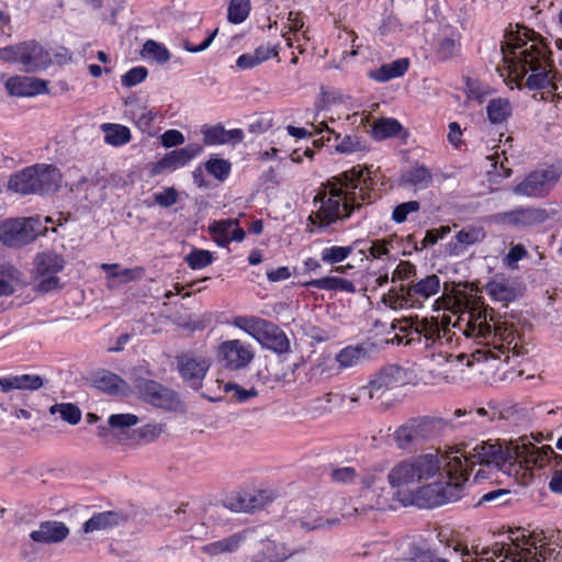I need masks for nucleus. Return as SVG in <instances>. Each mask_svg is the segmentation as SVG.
<instances>
[{
    "instance_id": "nucleus-1",
    "label": "nucleus",
    "mask_w": 562,
    "mask_h": 562,
    "mask_svg": "<svg viewBox=\"0 0 562 562\" xmlns=\"http://www.w3.org/2000/svg\"><path fill=\"white\" fill-rule=\"evenodd\" d=\"M503 64L497 67L499 76L530 90L549 88L558 90V71L552 59V52L546 38L521 24H512L505 30L501 43Z\"/></svg>"
},
{
    "instance_id": "nucleus-2",
    "label": "nucleus",
    "mask_w": 562,
    "mask_h": 562,
    "mask_svg": "<svg viewBox=\"0 0 562 562\" xmlns=\"http://www.w3.org/2000/svg\"><path fill=\"white\" fill-rule=\"evenodd\" d=\"M375 186L371 171L360 165L331 177L313 199L318 206L307 216L306 231L327 233L335 224L349 220L362 205L374 202Z\"/></svg>"
},
{
    "instance_id": "nucleus-3",
    "label": "nucleus",
    "mask_w": 562,
    "mask_h": 562,
    "mask_svg": "<svg viewBox=\"0 0 562 562\" xmlns=\"http://www.w3.org/2000/svg\"><path fill=\"white\" fill-rule=\"evenodd\" d=\"M461 463L460 457L447 456L443 465L447 480L419 486L413 494V503L422 508H434L460 499L467 482Z\"/></svg>"
},
{
    "instance_id": "nucleus-4",
    "label": "nucleus",
    "mask_w": 562,
    "mask_h": 562,
    "mask_svg": "<svg viewBox=\"0 0 562 562\" xmlns=\"http://www.w3.org/2000/svg\"><path fill=\"white\" fill-rule=\"evenodd\" d=\"M63 176L57 167L35 164L10 175L7 189L20 195H52L61 184Z\"/></svg>"
},
{
    "instance_id": "nucleus-5",
    "label": "nucleus",
    "mask_w": 562,
    "mask_h": 562,
    "mask_svg": "<svg viewBox=\"0 0 562 562\" xmlns=\"http://www.w3.org/2000/svg\"><path fill=\"white\" fill-rule=\"evenodd\" d=\"M393 328L398 329L395 338L398 344L406 346H419L424 349L435 347L442 338L449 339L450 328L446 317L439 321L437 317H423L417 315L402 319H395Z\"/></svg>"
},
{
    "instance_id": "nucleus-6",
    "label": "nucleus",
    "mask_w": 562,
    "mask_h": 562,
    "mask_svg": "<svg viewBox=\"0 0 562 562\" xmlns=\"http://www.w3.org/2000/svg\"><path fill=\"white\" fill-rule=\"evenodd\" d=\"M440 284L437 274H427L407 284L391 288L382 296V302L392 310L420 308L428 299L440 291Z\"/></svg>"
},
{
    "instance_id": "nucleus-7",
    "label": "nucleus",
    "mask_w": 562,
    "mask_h": 562,
    "mask_svg": "<svg viewBox=\"0 0 562 562\" xmlns=\"http://www.w3.org/2000/svg\"><path fill=\"white\" fill-rule=\"evenodd\" d=\"M448 456H458L461 458L462 468L467 472V481L470 477L474 465L493 467L504 473H509L510 468L518 462V452L510 449H503L499 445L482 442L471 451L464 448H458Z\"/></svg>"
},
{
    "instance_id": "nucleus-8",
    "label": "nucleus",
    "mask_w": 562,
    "mask_h": 562,
    "mask_svg": "<svg viewBox=\"0 0 562 562\" xmlns=\"http://www.w3.org/2000/svg\"><path fill=\"white\" fill-rule=\"evenodd\" d=\"M233 326L248 334L257 340L261 347L278 355L291 351L290 340L286 334L274 323L258 316H236Z\"/></svg>"
},
{
    "instance_id": "nucleus-9",
    "label": "nucleus",
    "mask_w": 562,
    "mask_h": 562,
    "mask_svg": "<svg viewBox=\"0 0 562 562\" xmlns=\"http://www.w3.org/2000/svg\"><path fill=\"white\" fill-rule=\"evenodd\" d=\"M440 470L437 456L431 453L411 457L396 463L387 474L392 487H403L434 477Z\"/></svg>"
},
{
    "instance_id": "nucleus-10",
    "label": "nucleus",
    "mask_w": 562,
    "mask_h": 562,
    "mask_svg": "<svg viewBox=\"0 0 562 562\" xmlns=\"http://www.w3.org/2000/svg\"><path fill=\"white\" fill-rule=\"evenodd\" d=\"M48 228L40 215L27 217H8L0 221V243L11 249H21L45 236Z\"/></svg>"
},
{
    "instance_id": "nucleus-11",
    "label": "nucleus",
    "mask_w": 562,
    "mask_h": 562,
    "mask_svg": "<svg viewBox=\"0 0 562 562\" xmlns=\"http://www.w3.org/2000/svg\"><path fill=\"white\" fill-rule=\"evenodd\" d=\"M0 61L20 64L27 72L44 69L50 63L47 50L34 40L0 48Z\"/></svg>"
},
{
    "instance_id": "nucleus-12",
    "label": "nucleus",
    "mask_w": 562,
    "mask_h": 562,
    "mask_svg": "<svg viewBox=\"0 0 562 562\" xmlns=\"http://www.w3.org/2000/svg\"><path fill=\"white\" fill-rule=\"evenodd\" d=\"M133 385L138 397L153 407L166 412H178L182 408L179 394L155 380L138 376L133 379Z\"/></svg>"
},
{
    "instance_id": "nucleus-13",
    "label": "nucleus",
    "mask_w": 562,
    "mask_h": 562,
    "mask_svg": "<svg viewBox=\"0 0 562 562\" xmlns=\"http://www.w3.org/2000/svg\"><path fill=\"white\" fill-rule=\"evenodd\" d=\"M510 543H495L493 557L504 555L501 562H544L546 558L538 550L536 541L524 532L516 537L509 536Z\"/></svg>"
},
{
    "instance_id": "nucleus-14",
    "label": "nucleus",
    "mask_w": 562,
    "mask_h": 562,
    "mask_svg": "<svg viewBox=\"0 0 562 562\" xmlns=\"http://www.w3.org/2000/svg\"><path fill=\"white\" fill-rule=\"evenodd\" d=\"M494 310L486 306L481 299L472 302L469 310L463 313L454 324L465 337H487L492 335Z\"/></svg>"
},
{
    "instance_id": "nucleus-15",
    "label": "nucleus",
    "mask_w": 562,
    "mask_h": 562,
    "mask_svg": "<svg viewBox=\"0 0 562 562\" xmlns=\"http://www.w3.org/2000/svg\"><path fill=\"white\" fill-rule=\"evenodd\" d=\"M176 362L182 381L194 391H199L211 368V359L195 351H184L177 355Z\"/></svg>"
},
{
    "instance_id": "nucleus-16",
    "label": "nucleus",
    "mask_w": 562,
    "mask_h": 562,
    "mask_svg": "<svg viewBox=\"0 0 562 562\" xmlns=\"http://www.w3.org/2000/svg\"><path fill=\"white\" fill-rule=\"evenodd\" d=\"M560 179V173L553 167L533 170L514 188V193L528 198H544Z\"/></svg>"
},
{
    "instance_id": "nucleus-17",
    "label": "nucleus",
    "mask_w": 562,
    "mask_h": 562,
    "mask_svg": "<svg viewBox=\"0 0 562 562\" xmlns=\"http://www.w3.org/2000/svg\"><path fill=\"white\" fill-rule=\"evenodd\" d=\"M434 420L429 417H414L401 425L393 434L397 448L408 450L434 434Z\"/></svg>"
},
{
    "instance_id": "nucleus-18",
    "label": "nucleus",
    "mask_w": 562,
    "mask_h": 562,
    "mask_svg": "<svg viewBox=\"0 0 562 562\" xmlns=\"http://www.w3.org/2000/svg\"><path fill=\"white\" fill-rule=\"evenodd\" d=\"M548 218L547 211L539 207L518 206L510 211L492 215V222L517 231L542 224Z\"/></svg>"
},
{
    "instance_id": "nucleus-19",
    "label": "nucleus",
    "mask_w": 562,
    "mask_h": 562,
    "mask_svg": "<svg viewBox=\"0 0 562 562\" xmlns=\"http://www.w3.org/2000/svg\"><path fill=\"white\" fill-rule=\"evenodd\" d=\"M217 357L225 369L238 371L246 368L254 360L255 350L246 341L231 339L220 344Z\"/></svg>"
},
{
    "instance_id": "nucleus-20",
    "label": "nucleus",
    "mask_w": 562,
    "mask_h": 562,
    "mask_svg": "<svg viewBox=\"0 0 562 562\" xmlns=\"http://www.w3.org/2000/svg\"><path fill=\"white\" fill-rule=\"evenodd\" d=\"M203 147L200 144L191 143L184 147L166 153L162 158L153 164L150 176L155 177L165 171H175L190 164L192 159L202 154Z\"/></svg>"
},
{
    "instance_id": "nucleus-21",
    "label": "nucleus",
    "mask_w": 562,
    "mask_h": 562,
    "mask_svg": "<svg viewBox=\"0 0 562 562\" xmlns=\"http://www.w3.org/2000/svg\"><path fill=\"white\" fill-rule=\"evenodd\" d=\"M407 381L408 376L404 368L398 364L385 366L370 380L367 386L369 396L372 398L375 393L398 387L406 384Z\"/></svg>"
},
{
    "instance_id": "nucleus-22",
    "label": "nucleus",
    "mask_w": 562,
    "mask_h": 562,
    "mask_svg": "<svg viewBox=\"0 0 562 562\" xmlns=\"http://www.w3.org/2000/svg\"><path fill=\"white\" fill-rule=\"evenodd\" d=\"M209 233L213 241L221 248H227L232 241L240 243L246 233L236 218L214 221L209 225Z\"/></svg>"
},
{
    "instance_id": "nucleus-23",
    "label": "nucleus",
    "mask_w": 562,
    "mask_h": 562,
    "mask_svg": "<svg viewBox=\"0 0 562 562\" xmlns=\"http://www.w3.org/2000/svg\"><path fill=\"white\" fill-rule=\"evenodd\" d=\"M5 89L10 95L31 98L49 92L48 81L26 76H12L7 79Z\"/></svg>"
},
{
    "instance_id": "nucleus-24",
    "label": "nucleus",
    "mask_w": 562,
    "mask_h": 562,
    "mask_svg": "<svg viewBox=\"0 0 562 562\" xmlns=\"http://www.w3.org/2000/svg\"><path fill=\"white\" fill-rule=\"evenodd\" d=\"M485 237L486 232L483 226H465L446 244V252L449 256H460L464 254L470 246L482 243Z\"/></svg>"
},
{
    "instance_id": "nucleus-25",
    "label": "nucleus",
    "mask_w": 562,
    "mask_h": 562,
    "mask_svg": "<svg viewBox=\"0 0 562 562\" xmlns=\"http://www.w3.org/2000/svg\"><path fill=\"white\" fill-rule=\"evenodd\" d=\"M204 145H237L244 140V132L241 128L225 130L218 123L215 125H203L201 128Z\"/></svg>"
},
{
    "instance_id": "nucleus-26",
    "label": "nucleus",
    "mask_w": 562,
    "mask_h": 562,
    "mask_svg": "<svg viewBox=\"0 0 562 562\" xmlns=\"http://www.w3.org/2000/svg\"><path fill=\"white\" fill-rule=\"evenodd\" d=\"M70 533L69 528L63 521L46 520L40 524L37 530L30 533V538L36 543H59Z\"/></svg>"
},
{
    "instance_id": "nucleus-27",
    "label": "nucleus",
    "mask_w": 562,
    "mask_h": 562,
    "mask_svg": "<svg viewBox=\"0 0 562 562\" xmlns=\"http://www.w3.org/2000/svg\"><path fill=\"white\" fill-rule=\"evenodd\" d=\"M127 521V515L120 510H106L93 514L82 525V530L86 533L105 530L116 527Z\"/></svg>"
},
{
    "instance_id": "nucleus-28",
    "label": "nucleus",
    "mask_w": 562,
    "mask_h": 562,
    "mask_svg": "<svg viewBox=\"0 0 562 562\" xmlns=\"http://www.w3.org/2000/svg\"><path fill=\"white\" fill-rule=\"evenodd\" d=\"M324 132L328 134L326 138L327 142H330V135H334L335 150L339 154H352L366 149V145L363 144L361 137L357 135H346L341 138L340 134L336 133L333 128L328 127L326 123L322 122L319 126L315 127V133L322 134Z\"/></svg>"
},
{
    "instance_id": "nucleus-29",
    "label": "nucleus",
    "mask_w": 562,
    "mask_h": 562,
    "mask_svg": "<svg viewBox=\"0 0 562 562\" xmlns=\"http://www.w3.org/2000/svg\"><path fill=\"white\" fill-rule=\"evenodd\" d=\"M292 554L284 543L266 539L260 542V548L251 557V562H283Z\"/></svg>"
},
{
    "instance_id": "nucleus-30",
    "label": "nucleus",
    "mask_w": 562,
    "mask_h": 562,
    "mask_svg": "<svg viewBox=\"0 0 562 562\" xmlns=\"http://www.w3.org/2000/svg\"><path fill=\"white\" fill-rule=\"evenodd\" d=\"M408 58H398L390 64L370 70L368 77L375 82H387L392 79L403 77L409 68Z\"/></svg>"
},
{
    "instance_id": "nucleus-31",
    "label": "nucleus",
    "mask_w": 562,
    "mask_h": 562,
    "mask_svg": "<svg viewBox=\"0 0 562 562\" xmlns=\"http://www.w3.org/2000/svg\"><path fill=\"white\" fill-rule=\"evenodd\" d=\"M303 286L345 293H355L357 291L352 281L334 276L306 281L303 283Z\"/></svg>"
},
{
    "instance_id": "nucleus-32",
    "label": "nucleus",
    "mask_w": 562,
    "mask_h": 562,
    "mask_svg": "<svg viewBox=\"0 0 562 562\" xmlns=\"http://www.w3.org/2000/svg\"><path fill=\"white\" fill-rule=\"evenodd\" d=\"M94 385L97 389L109 395L125 396L131 391L130 384L124 379L110 371L98 376L94 380Z\"/></svg>"
},
{
    "instance_id": "nucleus-33",
    "label": "nucleus",
    "mask_w": 562,
    "mask_h": 562,
    "mask_svg": "<svg viewBox=\"0 0 562 562\" xmlns=\"http://www.w3.org/2000/svg\"><path fill=\"white\" fill-rule=\"evenodd\" d=\"M524 448L527 450V456L524 459L527 467L532 465L542 469L549 464L552 459L555 460L557 464L560 463L558 459H562L550 446L536 447L530 443L529 447L524 446Z\"/></svg>"
},
{
    "instance_id": "nucleus-34",
    "label": "nucleus",
    "mask_w": 562,
    "mask_h": 562,
    "mask_svg": "<svg viewBox=\"0 0 562 562\" xmlns=\"http://www.w3.org/2000/svg\"><path fill=\"white\" fill-rule=\"evenodd\" d=\"M277 496L278 494L272 490H259L254 494H245L243 497H239L238 509L248 513L262 509L270 505Z\"/></svg>"
},
{
    "instance_id": "nucleus-35",
    "label": "nucleus",
    "mask_w": 562,
    "mask_h": 562,
    "mask_svg": "<svg viewBox=\"0 0 562 562\" xmlns=\"http://www.w3.org/2000/svg\"><path fill=\"white\" fill-rule=\"evenodd\" d=\"M245 531L236 532L221 540L207 543L203 547V552L210 555L235 552L245 541Z\"/></svg>"
},
{
    "instance_id": "nucleus-36",
    "label": "nucleus",
    "mask_w": 562,
    "mask_h": 562,
    "mask_svg": "<svg viewBox=\"0 0 562 562\" xmlns=\"http://www.w3.org/2000/svg\"><path fill=\"white\" fill-rule=\"evenodd\" d=\"M403 179L415 189L425 190L432 184L434 176L428 167L416 162L404 173Z\"/></svg>"
},
{
    "instance_id": "nucleus-37",
    "label": "nucleus",
    "mask_w": 562,
    "mask_h": 562,
    "mask_svg": "<svg viewBox=\"0 0 562 562\" xmlns=\"http://www.w3.org/2000/svg\"><path fill=\"white\" fill-rule=\"evenodd\" d=\"M402 132L406 134L403 125L393 117H381L372 125V136L376 140L398 137Z\"/></svg>"
},
{
    "instance_id": "nucleus-38",
    "label": "nucleus",
    "mask_w": 562,
    "mask_h": 562,
    "mask_svg": "<svg viewBox=\"0 0 562 562\" xmlns=\"http://www.w3.org/2000/svg\"><path fill=\"white\" fill-rule=\"evenodd\" d=\"M513 113L512 103L506 98L491 99L486 105V115L492 124L506 122Z\"/></svg>"
},
{
    "instance_id": "nucleus-39",
    "label": "nucleus",
    "mask_w": 562,
    "mask_h": 562,
    "mask_svg": "<svg viewBox=\"0 0 562 562\" xmlns=\"http://www.w3.org/2000/svg\"><path fill=\"white\" fill-rule=\"evenodd\" d=\"M65 259L56 252H43L36 257V270L40 276L57 274L65 268Z\"/></svg>"
},
{
    "instance_id": "nucleus-40",
    "label": "nucleus",
    "mask_w": 562,
    "mask_h": 562,
    "mask_svg": "<svg viewBox=\"0 0 562 562\" xmlns=\"http://www.w3.org/2000/svg\"><path fill=\"white\" fill-rule=\"evenodd\" d=\"M492 334L494 339L501 341L499 350H502V352H504V349L509 350L512 345H514V348L517 347V342L515 341L516 329L513 324L494 318V322H492Z\"/></svg>"
},
{
    "instance_id": "nucleus-41",
    "label": "nucleus",
    "mask_w": 562,
    "mask_h": 562,
    "mask_svg": "<svg viewBox=\"0 0 562 562\" xmlns=\"http://www.w3.org/2000/svg\"><path fill=\"white\" fill-rule=\"evenodd\" d=\"M487 295L496 302L509 303L516 300V291L505 281H490L485 285Z\"/></svg>"
},
{
    "instance_id": "nucleus-42",
    "label": "nucleus",
    "mask_w": 562,
    "mask_h": 562,
    "mask_svg": "<svg viewBox=\"0 0 562 562\" xmlns=\"http://www.w3.org/2000/svg\"><path fill=\"white\" fill-rule=\"evenodd\" d=\"M104 131V140L112 146H123L132 139L131 131L127 126L121 124L106 123L102 125Z\"/></svg>"
},
{
    "instance_id": "nucleus-43",
    "label": "nucleus",
    "mask_w": 562,
    "mask_h": 562,
    "mask_svg": "<svg viewBox=\"0 0 562 562\" xmlns=\"http://www.w3.org/2000/svg\"><path fill=\"white\" fill-rule=\"evenodd\" d=\"M204 168L209 175L220 182H224L232 172L231 161L224 158H218L214 155H211L204 162Z\"/></svg>"
},
{
    "instance_id": "nucleus-44",
    "label": "nucleus",
    "mask_w": 562,
    "mask_h": 562,
    "mask_svg": "<svg viewBox=\"0 0 562 562\" xmlns=\"http://www.w3.org/2000/svg\"><path fill=\"white\" fill-rule=\"evenodd\" d=\"M364 356L366 350L363 347L347 346L336 355L335 359L339 367L345 369L356 366Z\"/></svg>"
},
{
    "instance_id": "nucleus-45",
    "label": "nucleus",
    "mask_w": 562,
    "mask_h": 562,
    "mask_svg": "<svg viewBox=\"0 0 562 562\" xmlns=\"http://www.w3.org/2000/svg\"><path fill=\"white\" fill-rule=\"evenodd\" d=\"M140 54L144 58H151L159 64L167 63L171 57L168 48L154 40L144 43Z\"/></svg>"
},
{
    "instance_id": "nucleus-46",
    "label": "nucleus",
    "mask_w": 562,
    "mask_h": 562,
    "mask_svg": "<svg viewBox=\"0 0 562 562\" xmlns=\"http://www.w3.org/2000/svg\"><path fill=\"white\" fill-rule=\"evenodd\" d=\"M353 251L352 246H329L321 251V260L328 265H336L346 260Z\"/></svg>"
},
{
    "instance_id": "nucleus-47",
    "label": "nucleus",
    "mask_w": 562,
    "mask_h": 562,
    "mask_svg": "<svg viewBox=\"0 0 562 562\" xmlns=\"http://www.w3.org/2000/svg\"><path fill=\"white\" fill-rule=\"evenodd\" d=\"M162 424H146L134 430L133 440L136 443H149L159 438L164 431Z\"/></svg>"
},
{
    "instance_id": "nucleus-48",
    "label": "nucleus",
    "mask_w": 562,
    "mask_h": 562,
    "mask_svg": "<svg viewBox=\"0 0 562 562\" xmlns=\"http://www.w3.org/2000/svg\"><path fill=\"white\" fill-rule=\"evenodd\" d=\"M250 0H231L227 19L234 24L243 23L250 13Z\"/></svg>"
},
{
    "instance_id": "nucleus-49",
    "label": "nucleus",
    "mask_w": 562,
    "mask_h": 562,
    "mask_svg": "<svg viewBox=\"0 0 562 562\" xmlns=\"http://www.w3.org/2000/svg\"><path fill=\"white\" fill-rule=\"evenodd\" d=\"M184 260L192 270H200L210 266L214 258L210 250L193 248Z\"/></svg>"
},
{
    "instance_id": "nucleus-50",
    "label": "nucleus",
    "mask_w": 562,
    "mask_h": 562,
    "mask_svg": "<svg viewBox=\"0 0 562 562\" xmlns=\"http://www.w3.org/2000/svg\"><path fill=\"white\" fill-rule=\"evenodd\" d=\"M52 414L59 413L60 418L70 425H77L81 420L80 408L72 403L55 404L50 407Z\"/></svg>"
},
{
    "instance_id": "nucleus-51",
    "label": "nucleus",
    "mask_w": 562,
    "mask_h": 562,
    "mask_svg": "<svg viewBox=\"0 0 562 562\" xmlns=\"http://www.w3.org/2000/svg\"><path fill=\"white\" fill-rule=\"evenodd\" d=\"M406 562H448L446 559H441L429 549H424L416 543H411Z\"/></svg>"
},
{
    "instance_id": "nucleus-52",
    "label": "nucleus",
    "mask_w": 562,
    "mask_h": 562,
    "mask_svg": "<svg viewBox=\"0 0 562 562\" xmlns=\"http://www.w3.org/2000/svg\"><path fill=\"white\" fill-rule=\"evenodd\" d=\"M461 48L459 41L452 37H443L438 42L436 47V58L439 61H447L451 59Z\"/></svg>"
},
{
    "instance_id": "nucleus-53",
    "label": "nucleus",
    "mask_w": 562,
    "mask_h": 562,
    "mask_svg": "<svg viewBox=\"0 0 562 562\" xmlns=\"http://www.w3.org/2000/svg\"><path fill=\"white\" fill-rule=\"evenodd\" d=\"M419 210L420 203L416 200L400 203L393 209L391 220L396 224L405 223L411 214L418 213Z\"/></svg>"
},
{
    "instance_id": "nucleus-54",
    "label": "nucleus",
    "mask_w": 562,
    "mask_h": 562,
    "mask_svg": "<svg viewBox=\"0 0 562 562\" xmlns=\"http://www.w3.org/2000/svg\"><path fill=\"white\" fill-rule=\"evenodd\" d=\"M131 115L135 125L143 132L151 128L154 121L157 117V112L146 108L139 106L136 110L131 111Z\"/></svg>"
},
{
    "instance_id": "nucleus-55",
    "label": "nucleus",
    "mask_w": 562,
    "mask_h": 562,
    "mask_svg": "<svg viewBox=\"0 0 562 562\" xmlns=\"http://www.w3.org/2000/svg\"><path fill=\"white\" fill-rule=\"evenodd\" d=\"M147 76L148 70L145 66H135L121 77V83L123 87L131 88L142 83Z\"/></svg>"
},
{
    "instance_id": "nucleus-56",
    "label": "nucleus",
    "mask_w": 562,
    "mask_h": 562,
    "mask_svg": "<svg viewBox=\"0 0 562 562\" xmlns=\"http://www.w3.org/2000/svg\"><path fill=\"white\" fill-rule=\"evenodd\" d=\"M329 477L333 483L350 484L358 477V472L352 467L333 468Z\"/></svg>"
},
{
    "instance_id": "nucleus-57",
    "label": "nucleus",
    "mask_w": 562,
    "mask_h": 562,
    "mask_svg": "<svg viewBox=\"0 0 562 562\" xmlns=\"http://www.w3.org/2000/svg\"><path fill=\"white\" fill-rule=\"evenodd\" d=\"M416 266L406 260H401L392 273V282L400 281H412L416 277Z\"/></svg>"
},
{
    "instance_id": "nucleus-58",
    "label": "nucleus",
    "mask_w": 562,
    "mask_h": 562,
    "mask_svg": "<svg viewBox=\"0 0 562 562\" xmlns=\"http://www.w3.org/2000/svg\"><path fill=\"white\" fill-rule=\"evenodd\" d=\"M451 232V228L449 226H440L439 228H431L428 229L425 234V237L420 241V248L415 246V249H426L428 247H431L436 245L440 239H443L449 233Z\"/></svg>"
},
{
    "instance_id": "nucleus-59",
    "label": "nucleus",
    "mask_w": 562,
    "mask_h": 562,
    "mask_svg": "<svg viewBox=\"0 0 562 562\" xmlns=\"http://www.w3.org/2000/svg\"><path fill=\"white\" fill-rule=\"evenodd\" d=\"M223 390L225 393L234 392L232 398L235 400L237 403H244L248 401L250 397L257 396L258 394L255 387L246 390L243 389L240 385L232 382L225 383Z\"/></svg>"
},
{
    "instance_id": "nucleus-60",
    "label": "nucleus",
    "mask_w": 562,
    "mask_h": 562,
    "mask_svg": "<svg viewBox=\"0 0 562 562\" xmlns=\"http://www.w3.org/2000/svg\"><path fill=\"white\" fill-rule=\"evenodd\" d=\"M339 522V519H328L324 518L319 515H316L315 518L308 520L306 518L301 519V527L307 531H313L316 529L330 528L331 526Z\"/></svg>"
},
{
    "instance_id": "nucleus-61",
    "label": "nucleus",
    "mask_w": 562,
    "mask_h": 562,
    "mask_svg": "<svg viewBox=\"0 0 562 562\" xmlns=\"http://www.w3.org/2000/svg\"><path fill=\"white\" fill-rule=\"evenodd\" d=\"M138 423V417L134 414H112L108 419V424L112 428H125L135 426Z\"/></svg>"
},
{
    "instance_id": "nucleus-62",
    "label": "nucleus",
    "mask_w": 562,
    "mask_h": 562,
    "mask_svg": "<svg viewBox=\"0 0 562 562\" xmlns=\"http://www.w3.org/2000/svg\"><path fill=\"white\" fill-rule=\"evenodd\" d=\"M18 390L35 391L43 386V379L37 374L15 375Z\"/></svg>"
},
{
    "instance_id": "nucleus-63",
    "label": "nucleus",
    "mask_w": 562,
    "mask_h": 562,
    "mask_svg": "<svg viewBox=\"0 0 562 562\" xmlns=\"http://www.w3.org/2000/svg\"><path fill=\"white\" fill-rule=\"evenodd\" d=\"M389 241L385 239H378L372 241L367 250H361L367 258L380 259L390 254Z\"/></svg>"
},
{
    "instance_id": "nucleus-64",
    "label": "nucleus",
    "mask_w": 562,
    "mask_h": 562,
    "mask_svg": "<svg viewBox=\"0 0 562 562\" xmlns=\"http://www.w3.org/2000/svg\"><path fill=\"white\" fill-rule=\"evenodd\" d=\"M178 200V192L175 188L169 187L164 189L161 192L154 194V201L156 204L162 207H170Z\"/></svg>"
}]
</instances>
